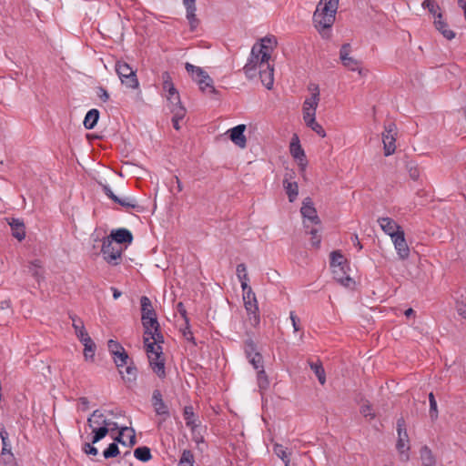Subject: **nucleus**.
<instances>
[{"mask_svg":"<svg viewBox=\"0 0 466 466\" xmlns=\"http://www.w3.org/2000/svg\"><path fill=\"white\" fill-rule=\"evenodd\" d=\"M339 0H320L313 14V24L315 28L324 38H329V29L335 22Z\"/></svg>","mask_w":466,"mask_h":466,"instance_id":"1","label":"nucleus"},{"mask_svg":"<svg viewBox=\"0 0 466 466\" xmlns=\"http://www.w3.org/2000/svg\"><path fill=\"white\" fill-rule=\"evenodd\" d=\"M269 58V52L264 51L263 46H253L248 62L243 67L246 76L253 79L257 76V69L264 67Z\"/></svg>","mask_w":466,"mask_h":466,"instance_id":"2","label":"nucleus"},{"mask_svg":"<svg viewBox=\"0 0 466 466\" xmlns=\"http://www.w3.org/2000/svg\"><path fill=\"white\" fill-rule=\"evenodd\" d=\"M243 290L244 306L248 313V320L252 327H258L260 323V316L258 313V306L256 295L251 287H247Z\"/></svg>","mask_w":466,"mask_h":466,"instance_id":"3","label":"nucleus"},{"mask_svg":"<svg viewBox=\"0 0 466 466\" xmlns=\"http://www.w3.org/2000/svg\"><path fill=\"white\" fill-rule=\"evenodd\" d=\"M115 68L123 85L132 89L138 87L139 83L136 71L127 62L117 61Z\"/></svg>","mask_w":466,"mask_h":466,"instance_id":"4","label":"nucleus"},{"mask_svg":"<svg viewBox=\"0 0 466 466\" xmlns=\"http://www.w3.org/2000/svg\"><path fill=\"white\" fill-rule=\"evenodd\" d=\"M101 252L103 254L104 259L112 265H118L120 263L121 255L123 252V248L121 246H118L112 239L107 237L103 239Z\"/></svg>","mask_w":466,"mask_h":466,"instance_id":"5","label":"nucleus"},{"mask_svg":"<svg viewBox=\"0 0 466 466\" xmlns=\"http://www.w3.org/2000/svg\"><path fill=\"white\" fill-rule=\"evenodd\" d=\"M397 432H398V441L396 444V448L400 454L401 460L408 461L409 454L408 451L410 450L409 446V436L406 430V423L404 419L401 417L397 420Z\"/></svg>","mask_w":466,"mask_h":466,"instance_id":"6","label":"nucleus"},{"mask_svg":"<svg viewBox=\"0 0 466 466\" xmlns=\"http://www.w3.org/2000/svg\"><path fill=\"white\" fill-rule=\"evenodd\" d=\"M107 346L108 350L114 356V362L118 369L127 364L129 360L128 354L120 343L116 340L109 339Z\"/></svg>","mask_w":466,"mask_h":466,"instance_id":"7","label":"nucleus"},{"mask_svg":"<svg viewBox=\"0 0 466 466\" xmlns=\"http://www.w3.org/2000/svg\"><path fill=\"white\" fill-rule=\"evenodd\" d=\"M395 129L396 127L393 123L385 127V132L382 133V142L384 145V155L386 157L392 155L395 152Z\"/></svg>","mask_w":466,"mask_h":466,"instance_id":"8","label":"nucleus"},{"mask_svg":"<svg viewBox=\"0 0 466 466\" xmlns=\"http://www.w3.org/2000/svg\"><path fill=\"white\" fill-rule=\"evenodd\" d=\"M351 51V46L350 44H343L339 50V59L342 65L351 71L358 70L360 74H361V69H360V62L354 57L350 56V53Z\"/></svg>","mask_w":466,"mask_h":466,"instance_id":"9","label":"nucleus"},{"mask_svg":"<svg viewBox=\"0 0 466 466\" xmlns=\"http://www.w3.org/2000/svg\"><path fill=\"white\" fill-rule=\"evenodd\" d=\"M162 347L157 346V352H156V355H149L148 358L150 368L159 379H164L166 377L165 359L162 357Z\"/></svg>","mask_w":466,"mask_h":466,"instance_id":"10","label":"nucleus"},{"mask_svg":"<svg viewBox=\"0 0 466 466\" xmlns=\"http://www.w3.org/2000/svg\"><path fill=\"white\" fill-rule=\"evenodd\" d=\"M151 403L156 414L162 416L163 420H166L170 416L168 407L164 402L162 393L159 390H153Z\"/></svg>","mask_w":466,"mask_h":466,"instance_id":"11","label":"nucleus"},{"mask_svg":"<svg viewBox=\"0 0 466 466\" xmlns=\"http://www.w3.org/2000/svg\"><path fill=\"white\" fill-rule=\"evenodd\" d=\"M391 240L399 258L402 260L407 259L410 256V248L405 238L404 231L399 230V233L392 236Z\"/></svg>","mask_w":466,"mask_h":466,"instance_id":"12","label":"nucleus"},{"mask_svg":"<svg viewBox=\"0 0 466 466\" xmlns=\"http://www.w3.org/2000/svg\"><path fill=\"white\" fill-rule=\"evenodd\" d=\"M161 79L163 82V89L167 93V101L169 103H173V100L178 102V98H180V96L172 82L170 74L167 71L163 72L161 75Z\"/></svg>","mask_w":466,"mask_h":466,"instance_id":"13","label":"nucleus"},{"mask_svg":"<svg viewBox=\"0 0 466 466\" xmlns=\"http://www.w3.org/2000/svg\"><path fill=\"white\" fill-rule=\"evenodd\" d=\"M245 130L246 126L240 124L228 131V133H229L230 140L240 148H245L247 147V138L244 135Z\"/></svg>","mask_w":466,"mask_h":466,"instance_id":"14","label":"nucleus"},{"mask_svg":"<svg viewBox=\"0 0 466 466\" xmlns=\"http://www.w3.org/2000/svg\"><path fill=\"white\" fill-rule=\"evenodd\" d=\"M107 238L112 239V241L118 246L122 244H131L133 241L131 231L127 228L113 229Z\"/></svg>","mask_w":466,"mask_h":466,"instance_id":"15","label":"nucleus"},{"mask_svg":"<svg viewBox=\"0 0 466 466\" xmlns=\"http://www.w3.org/2000/svg\"><path fill=\"white\" fill-rule=\"evenodd\" d=\"M183 5L186 8V17L189 23L190 30L195 31L199 24L196 15V0H183Z\"/></svg>","mask_w":466,"mask_h":466,"instance_id":"16","label":"nucleus"},{"mask_svg":"<svg viewBox=\"0 0 466 466\" xmlns=\"http://www.w3.org/2000/svg\"><path fill=\"white\" fill-rule=\"evenodd\" d=\"M378 223L382 231L389 235L390 238H392V236L399 233V230H402L401 227L397 222H395V220L389 217L379 218Z\"/></svg>","mask_w":466,"mask_h":466,"instance_id":"17","label":"nucleus"},{"mask_svg":"<svg viewBox=\"0 0 466 466\" xmlns=\"http://www.w3.org/2000/svg\"><path fill=\"white\" fill-rule=\"evenodd\" d=\"M301 215L303 218H308L314 224L319 223V218L317 215V211L314 208V204L309 198H306L303 200L302 207L300 208Z\"/></svg>","mask_w":466,"mask_h":466,"instance_id":"18","label":"nucleus"},{"mask_svg":"<svg viewBox=\"0 0 466 466\" xmlns=\"http://www.w3.org/2000/svg\"><path fill=\"white\" fill-rule=\"evenodd\" d=\"M265 68H259V77L262 85L268 90H270L274 84V67L270 66L268 62L265 64Z\"/></svg>","mask_w":466,"mask_h":466,"instance_id":"19","label":"nucleus"},{"mask_svg":"<svg viewBox=\"0 0 466 466\" xmlns=\"http://www.w3.org/2000/svg\"><path fill=\"white\" fill-rule=\"evenodd\" d=\"M289 149H290L291 156L295 159L299 161V165L305 166L307 163L305 152H304L303 148L301 147V146L299 144V137L297 136H295L292 138V140L290 142Z\"/></svg>","mask_w":466,"mask_h":466,"instance_id":"20","label":"nucleus"},{"mask_svg":"<svg viewBox=\"0 0 466 466\" xmlns=\"http://www.w3.org/2000/svg\"><path fill=\"white\" fill-rule=\"evenodd\" d=\"M249 363L253 366L255 370H258V379L259 383L261 384L262 380H265L266 383H268L266 372L263 369V358L262 355L258 353H255L251 357L247 358Z\"/></svg>","mask_w":466,"mask_h":466,"instance_id":"21","label":"nucleus"},{"mask_svg":"<svg viewBox=\"0 0 466 466\" xmlns=\"http://www.w3.org/2000/svg\"><path fill=\"white\" fill-rule=\"evenodd\" d=\"M435 28L448 40L455 37V33L448 28V24L442 20V14L441 12L436 15L434 20Z\"/></svg>","mask_w":466,"mask_h":466,"instance_id":"22","label":"nucleus"},{"mask_svg":"<svg viewBox=\"0 0 466 466\" xmlns=\"http://www.w3.org/2000/svg\"><path fill=\"white\" fill-rule=\"evenodd\" d=\"M12 230V236L17 240L22 241L25 238V227L23 220L19 218H12L9 222Z\"/></svg>","mask_w":466,"mask_h":466,"instance_id":"23","label":"nucleus"},{"mask_svg":"<svg viewBox=\"0 0 466 466\" xmlns=\"http://www.w3.org/2000/svg\"><path fill=\"white\" fill-rule=\"evenodd\" d=\"M69 318L72 319V326L75 329V333L77 337V339L82 341L90 336L88 335L87 331L86 330V328L84 326V322L80 318H78L76 315H70Z\"/></svg>","mask_w":466,"mask_h":466,"instance_id":"24","label":"nucleus"},{"mask_svg":"<svg viewBox=\"0 0 466 466\" xmlns=\"http://www.w3.org/2000/svg\"><path fill=\"white\" fill-rule=\"evenodd\" d=\"M140 305H141V319H147L148 317L157 315L152 302L147 296H142L140 298Z\"/></svg>","mask_w":466,"mask_h":466,"instance_id":"25","label":"nucleus"},{"mask_svg":"<svg viewBox=\"0 0 466 466\" xmlns=\"http://www.w3.org/2000/svg\"><path fill=\"white\" fill-rule=\"evenodd\" d=\"M28 271L38 283L44 280V270L39 259H35L30 262Z\"/></svg>","mask_w":466,"mask_h":466,"instance_id":"26","label":"nucleus"},{"mask_svg":"<svg viewBox=\"0 0 466 466\" xmlns=\"http://www.w3.org/2000/svg\"><path fill=\"white\" fill-rule=\"evenodd\" d=\"M309 365L311 370L317 376L319 382L321 385H324L326 383V373L321 361L319 360H318L317 361L309 360Z\"/></svg>","mask_w":466,"mask_h":466,"instance_id":"27","label":"nucleus"},{"mask_svg":"<svg viewBox=\"0 0 466 466\" xmlns=\"http://www.w3.org/2000/svg\"><path fill=\"white\" fill-rule=\"evenodd\" d=\"M283 187L288 195L289 202L295 201L299 195V186L297 182H290L287 177L283 180Z\"/></svg>","mask_w":466,"mask_h":466,"instance_id":"28","label":"nucleus"},{"mask_svg":"<svg viewBox=\"0 0 466 466\" xmlns=\"http://www.w3.org/2000/svg\"><path fill=\"white\" fill-rule=\"evenodd\" d=\"M99 119V111L96 108H92L90 109L86 116H85V119H84V127L86 128V129H93L96 125L97 124V121Z\"/></svg>","mask_w":466,"mask_h":466,"instance_id":"29","label":"nucleus"},{"mask_svg":"<svg viewBox=\"0 0 466 466\" xmlns=\"http://www.w3.org/2000/svg\"><path fill=\"white\" fill-rule=\"evenodd\" d=\"M196 81L198 82L199 88L202 91H205L207 88H209V92L212 94H217V90L213 86V79L209 76V75L205 72L203 76H201L198 78H196Z\"/></svg>","mask_w":466,"mask_h":466,"instance_id":"30","label":"nucleus"},{"mask_svg":"<svg viewBox=\"0 0 466 466\" xmlns=\"http://www.w3.org/2000/svg\"><path fill=\"white\" fill-rule=\"evenodd\" d=\"M84 345V357L86 360H94L95 351H96V344L93 339L89 337L81 341Z\"/></svg>","mask_w":466,"mask_h":466,"instance_id":"31","label":"nucleus"},{"mask_svg":"<svg viewBox=\"0 0 466 466\" xmlns=\"http://www.w3.org/2000/svg\"><path fill=\"white\" fill-rule=\"evenodd\" d=\"M134 456L142 462H147L152 459L151 451L147 446H140L135 449Z\"/></svg>","mask_w":466,"mask_h":466,"instance_id":"32","label":"nucleus"},{"mask_svg":"<svg viewBox=\"0 0 466 466\" xmlns=\"http://www.w3.org/2000/svg\"><path fill=\"white\" fill-rule=\"evenodd\" d=\"M105 421V415L99 410H96L87 419V424L90 428L100 427L102 422Z\"/></svg>","mask_w":466,"mask_h":466,"instance_id":"33","label":"nucleus"},{"mask_svg":"<svg viewBox=\"0 0 466 466\" xmlns=\"http://www.w3.org/2000/svg\"><path fill=\"white\" fill-rule=\"evenodd\" d=\"M0 438L3 444L1 455L5 456L7 454L10 457H13L11 452V444L8 441V433L4 427L0 428Z\"/></svg>","mask_w":466,"mask_h":466,"instance_id":"34","label":"nucleus"},{"mask_svg":"<svg viewBox=\"0 0 466 466\" xmlns=\"http://www.w3.org/2000/svg\"><path fill=\"white\" fill-rule=\"evenodd\" d=\"M170 104V111L173 114L172 117H176L178 119H183L186 115V108L182 106L180 98H178V102L173 100V103Z\"/></svg>","mask_w":466,"mask_h":466,"instance_id":"35","label":"nucleus"},{"mask_svg":"<svg viewBox=\"0 0 466 466\" xmlns=\"http://www.w3.org/2000/svg\"><path fill=\"white\" fill-rule=\"evenodd\" d=\"M142 325L144 328V334L151 333L152 330L159 328V323L157 321V315L148 317L147 319H141Z\"/></svg>","mask_w":466,"mask_h":466,"instance_id":"36","label":"nucleus"},{"mask_svg":"<svg viewBox=\"0 0 466 466\" xmlns=\"http://www.w3.org/2000/svg\"><path fill=\"white\" fill-rule=\"evenodd\" d=\"M420 458L422 461V466H435V459L431 451L424 446L420 451Z\"/></svg>","mask_w":466,"mask_h":466,"instance_id":"37","label":"nucleus"},{"mask_svg":"<svg viewBox=\"0 0 466 466\" xmlns=\"http://www.w3.org/2000/svg\"><path fill=\"white\" fill-rule=\"evenodd\" d=\"M183 417L186 421V425L187 427H190L194 429L196 427V420H195V413L194 409L192 406H186L183 410Z\"/></svg>","mask_w":466,"mask_h":466,"instance_id":"38","label":"nucleus"},{"mask_svg":"<svg viewBox=\"0 0 466 466\" xmlns=\"http://www.w3.org/2000/svg\"><path fill=\"white\" fill-rule=\"evenodd\" d=\"M92 429V444L97 443L102 439H104L109 432V428L107 427H93Z\"/></svg>","mask_w":466,"mask_h":466,"instance_id":"39","label":"nucleus"},{"mask_svg":"<svg viewBox=\"0 0 466 466\" xmlns=\"http://www.w3.org/2000/svg\"><path fill=\"white\" fill-rule=\"evenodd\" d=\"M344 262V257L339 251H332L330 253V267L332 268H339V270H342L344 267L342 266Z\"/></svg>","mask_w":466,"mask_h":466,"instance_id":"40","label":"nucleus"},{"mask_svg":"<svg viewBox=\"0 0 466 466\" xmlns=\"http://www.w3.org/2000/svg\"><path fill=\"white\" fill-rule=\"evenodd\" d=\"M319 101V91L318 86H316L315 92L312 93L310 97L306 98V100L303 103V106L317 109Z\"/></svg>","mask_w":466,"mask_h":466,"instance_id":"41","label":"nucleus"},{"mask_svg":"<svg viewBox=\"0 0 466 466\" xmlns=\"http://www.w3.org/2000/svg\"><path fill=\"white\" fill-rule=\"evenodd\" d=\"M194 455L190 450H184L178 461V466H194Z\"/></svg>","mask_w":466,"mask_h":466,"instance_id":"42","label":"nucleus"},{"mask_svg":"<svg viewBox=\"0 0 466 466\" xmlns=\"http://www.w3.org/2000/svg\"><path fill=\"white\" fill-rule=\"evenodd\" d=\"M255 46H263L264 51L271 52L277 46V39L275 36H265L261 39L260 44L254 45Z\"/></svg>","mask_w":466,"mask_h":466,"instance_id":"43","label":"nucleus"},{"mask_svg":"<svg viewBox=\"0 0 466 466\" xmlns=\"http://www.w3.org/2000/svg\"><path fill=\"white\" fill-rule=\"evenodd\" d=\"M120 374L123 375V371L122 370H119ZM126 373H127V378L125 376H122V378L124 380H126L128 382H134L136 381L137 380V370L136 368V366L134 365L133 362H131L129 365H127L126 367Z\"/></svg>","mask_w":466,"mask_h":466,"instance_id":"44","label":"nucleus"},{"mask_svg":"<svg viewBox=\"0 0 466 466\" xmlns=\"http://www.w3.org/2000/svg\"><path fill=\"white\" fill-rule=\"evenodd\" d=\"M186 70L191 74L192 78L196 81V78L200 77L205 74L206 71H204L201 67L196 66L190 63H186L185 65Z\"/></svg>","mask_w":466,"mask_h":466,"instance_id":"45","label":"nucleus"},{"mask_svg":"<svg viewBox=\"0 0 466 466\" xmlns=\"http://www.w3.org/2000/svg\"><path fill=\"white\" fill-rule=\"evenodd\" d=\"M334 279L342 284L343 286H349L350 282H351V279L350 277H344L343 269L339 270V268H334L332 269Z\"/></svg>","mask_w":466,"mask_h":466,"instance_id":"46","label":"nucleus"},{"mask_svg":"<svg viewBox=\"0 0 466 466\" xmlns=\"http://www.w3.org/2000/svg\"><path fill=\"white\" fill-rule=\"evenodd\" d=\"M306 125L321 137H326V132L324 128L316 121V117L310 118L309 121L306 123Z\"/></svg>","mask_w":466,"mask_h":466,"instance_id":"47","label":"nucleus"},{"mask_svg":"<svg viewBox=\"0 0 466 466\" xmlns=\"http://www.w3.org/2000/svg\"><path fill=\"white\" fill-rule=\"evenodd\" d=\"M429 401H430V416L432 420H435L438 418V408L437 401L435 400V396L432 392L429 394Z\"/></svg>","mask_w":466,"mask_h":466,"instance_id":"48","label":"nucleus"},{"mask_svg":"<svg viewBox=\"0 0 466 466\" xmlns=\"http://www.w3.org/2000/svg\"><path fill=\"white\" fill-rule=\"evenodd\" d=\"M244 351H245V354H246L247 358L251 357L255 353H258L257 351L256 343L253 341V339H248L245 340V342H244Z\"/></svg>","mask_w":466,"mask_h":466,"instance_id":"49","label":"nucleus"},{"mask_svg":"<svg viewBox=\"0 0 466 466\" xmlns=\"http://www.w3.org/2000/svg\"><path fill=\"white\" fill-rule=\"evenodd\" d=\"M119 454V449L116 442H112L103 451V455L106 459L115 458Z\"/></svg>","mask_w":466,"mask_h":466,"instance_id":"50","label":"nucleus"},{"mask_svg":"<svg viewBox=\"0 0 466 466\" xmlns=\"http://www.w3.org/2000/svg\"><path fill=\"white\" fill-rule=\"evenodd\" d=\"M144 345L148 357L149 355H156V352H157V344H156V342L150 341V339L145 336Z\"/></svg>","mask_w":466,"mask_h":466,"instance_id":"51","label":"nucleus"},{"mask_svg":"<svg viewBox=\"0 0 466 466\" xmlns=\"http://www.w3.org/2000/svg\"><path fill=\"white\" fill-rule=\"evenodd\" d=\"M421 5L423 8L428 9V11L436 17L438 15L437 11L440 10V6L434 0H424Z\"/></svg>","mask_w":466,"mask_h":466,"instance_id":"52","label":"nucleus"},{"mask_svg":"<svg viewBox=\"0 0 466 466\" xmlns=\"http://www.w3.org/2000/svg\"><path fill=\"white\" fill-rule=\"evenodd\" d=\"M115 203L119 204L120 206L127 208H139V206L137 205V201L134 198H118V201H116Z\"/></svg>","mask_w":466,"mask_h":466,"instance_id":"53","label":"nucleus"},{"mask_svg":"<svg viewBox=\"0 0 466 466\" xmlns=\"http://www.w3.org/2000/svg\"><path fill=\"white\" fill-rule=\"evenodd\" d=\"M455 309L457 313L464 319H466V301L462 299H456Z\"/></svg>","mask_w":466,"mask_h":466,"instance_id":"54","label":"nucleus"},{"mask_svg":"<svg viewBox=\"0 0 466 466\" xmlns=\"http://www.w3.org/2000/svg\"><path fill=\"white\" fill-rule=\"evenodd\" d=\"M127 432L129 433L128 446L133 447L137 443L135 430L127 426L121 427V434H126Z\"/></svg>","mask_w":466,"mask_h":466,"instance_id":"55","label":"nucleus"},{"mask_svg":"<svg viewBox=\"0 0 466 466\" xmlns=\"http://www.w3.org/2000/svg\"><path fill=\"white\" fill-rule=\"evenodd\" d=\"M146 335L150 339H153V341L156 342V344H157V346H160L159 344L164 342V337L161 334L160 327L157 328V329L152 330L151 333H147Z\"/></svg>","mask_w":466,"mask_h":466,"instance_id":"56","label":"nucleus"},{"mask_svg":"<svg viewBox=\"0 0 466 466\" xmlns=\"http://www.w3.org/2000/svg\"><path fill=\"white\" fill-rule=\"evenodd\" d=\"M274 451L276 454L284 461L285 466H289L290 461L289 455L283 450V447L281 445H276Z\"/></svg>","mask_w":466,"mask_h":466,"instance_id":"57","label":"nucleus"},{"mask_svg":"<svg viewBox=\"0 0 466 466\" xmlns=\"http://www.w3.org/2000/svg\"><path fill=\"white\" fill-rule=\"evenodd\" d=\"M310 235H311V238H310L311 245L315 248H319L320 245V242H321V238H320V235H319L318 229L312 228L310 230Z\"/></svg>","mask_w":466,"mask_h":466,"instance_id":"58","label":"nucleus"},{"mask_svg":"<svg viewBox=\"0 0 466 466\" xmlns=\"http://www.w3.org/2000/svg\"><path fill=\"white\" fill-rule=\"evenodd\" d=\"M371 405L370 404H363L360 407V413L365 417L369 418L370 420H373L375 418V414L371 412Z\"/></svg>","mask_w":466,"mask_h":466,"instance_id":"59","label":"nucleus"},{"mask_svg":"<svg viewBox=\"0 0 466 466\" xmlns=\"http://www.w3.org/2000/svg\"><path fill=\"white\" fill-rule=\"evenodd\" d=\"M303 119L305 123L309 121L310 118H314L316 116V109L309 108V107H304L303 106Z\"/></svg>","mask_w":466,"mask_h":466,"instance_id":"60","label":"nucleus"},{"mask_svg":"<svg viewBox=\"0 0 466 466\" xmlns=\"http://www.w3.org/2000/svg\"><path fill=\"white\" fill-rule=\"evenodd\" d=\"M83 451H85V453L94 456H96L98 453L97 449L95 446H93L92 442L85 443L83 446Z\"/></svg>","mask_w":466,"mask_h":466,"instance_id":"61","label":"nucleus"},{"mask_svg":"<svg viewBox=\"0 0 466 466\" xmlns=\"http://www.w3.org/2000/svg\"><path fill=\"white\" fill-rule=\"evenodd\" d=\"M102 189H103V192L105 193V195H106L112 201H114V202L118 201V197L114 194V192L112 191V189L110 188L109 186L104 185L102 187Z\"/></svg>","mask_w":466,"mask_h":466,"instance_id":"62","label":"nucleus"},{"mask_svg":"<svg viewBox=\"0 0 466 466\" xmlns=\"http://www.w3.org/2000/svg\"><path fill=\"white\" fill-rule=\"evenodd\" d=\"M177 312L180 314V316L185 319L187 325H188V318H187V310H186V308L184 306V304L182 302H178L177 305Z\"/></svg>","mask_w":466,"mask_h":466,"instance_id":"63","label":"nucleus"},{"mask_svg":"<svg viewBox=\"0 0 466 466\" xmlns=\"http://www.w3.org/2000/svg\"><path fill=\"white\" fill-rule=\"evenodd\" d=\"M289 318L292 322V326L295 331H299L300 327L299 326V319L297 317L294 311H290Z\"/></svg>","mask_w":466,"mask_h":466,"instance_id":"64","label":"nucleus"}]
</instances>
